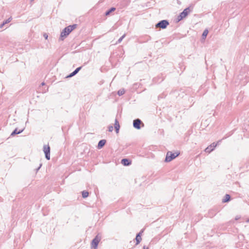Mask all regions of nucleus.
<instances>
[{
    "label": "nucleus",
    "mask_w": 249,
    "mask_h": 249,
    "mask_svg": "<svg viewBox=\"0 0 249 249\" xmlns=\"http://www.w3.org/2000/svg\"><path fill=\"white\" fill-rule=\"evenodd\" d=\"M101 237L98 235H96V236L93 239L91 242V247L94 249H96L97 246L100 241Z\"/></svg>",
    "instance_id": "3"
},
{
    "label": "nucleus",
    "mask_w": 249,
    "mask_h": 249,
    "mask_svg": "<svg viewBox=\"0 0 249 249\" xmlns=\"http://www.w3.org/2000/svg\"><path fill=\"white\" fill-rule=\"evenodd\" d=\"M113 130V127L112 126H110L108 127V131L109 132H112Z\"/></svg>",
    "instance_id": "19"
},
{
    "label": "nucleus",
    "mask_w": 249,
    "mask_h": 249,
    "mask_svg": "<svg viewBox=\"0 0 249 249\" xmlns=\"http://www.w3.org/2000/svg\"><path fill=\"white\" fill-rule=\"evenodd\" d=\"M230 196L229 195L227 194L225 195L224 198L222 200V202L224 203L228 202L230 200Z\"/></svg>",
    "instance_id": "12"
},
{
    "label": "nucleus",
    "mask_w": 249,
    "mask_h": 249,
    "mask_svg": "<svg viewBox=\"0 0 249 249\" xmlns=\"http://www.w3.org/2000/svg\"><path fill=\"white\" fill-rule=\"evenodd\" d=\"M115 10V8H111L109 11L110 12H112L113 11H114Z\"/></svg>",
    "instance_id": "20"
},
{
    "label": "nucleus",
    "mask_w": 249,
    "mask_h": 249,
    "mask_svg": "<svg viewBox=\"0 0 249 249\" xmlns=\"http://www.w3.org/2000/svg\"><path fill=\"white\" fill-rule=\"evenodd\" d=\"M125 93V90L124 89H120L118 91V94L120 96L123 95Z\"/></svg>",
    "instance_id": "16"
},
{
    "label": "nucleus",
    "mask_w": 249,
    "mask_h": 249,
    "mask_svg": "<svg viewBox=\"0 0 249 249\" xmlns=\"http://www.w3.org/2000/svg\"><path fill=\"white\" fill-rule=\"evenodd\" d=\"M141 240H142L141 236L140 235V233H139L137 235V236L136 237V245H138L140 243Z\"/></svg>",
    "instance_id": "11"
},
{
    "label": "nucleus",
    "mask_w": 249,
    "mask_h": 249,
    "mask_svg": "<svg viewBox=\"0 0 249 249\" xmlns=\"http://www.w3.org/2000/svg\"><path fill=\"white\" fill-rule=\"evenodd\" d=\"M81 68V67L77 68L73 72L71 73L68 77H72L75 74H76L79 71Z\"/></svg>",
    "instance_id": "13"
},
{
    "label": "nucleus",
    "mask_w": 249,
    "mask_h": 249,
    "mask_svg": "<svg viewBox=\"0 0 249 249\" xmlns=\"http://www.w3.org/2000/svg\"><path fill=\"white\" fill-rule=\"evenodd\" d=\"M111 12H109V11H107L106 13V16H108L109 15V14Z\"/></svg>",
    "instance_id": "21"
},
{
    "label": "nucleus",
    "mask_w": 249,
    "mask_h": 249,
    "mask_svg": "<svg viewBox=\"0 0 249 249\" xmlns=\"http://www.w3.org/2000/svg\"><path fill=\"white\" fill-rule=\"evenodd\" d=\"M190 10L189 8H186L184 10V11L181 12L179 16L178 19L181 20L182 18H185L188 13L190 12Z\"/></svg>",
    "instance_id": "6"
},
{
    "label": "nucleus",
    "mask_w": 249,
    "mask_h": 249,
    "mask_svg": "<svg viewBox=\"0 0 249 249\" xmlns=\"http://www.w3.org/2000/svg\"><path fill=\"white\" fill-rule=\"evenodd\" d=\"M121 163L124 166H128L131 164V161L127 159H123L121 160Z\"/></svg>",
    "instance_id": "8"
},
{
    "label": "nucleus",
    "mask_w": 249,
    "mask_h": 249,
    "mask_svg": "<svg viewBox=\"0 0 249 249\" xmlns=\"http://www.w3.org/2000/svg\"><path fill=\"white\" fill-rule=\"evenodd\" d=\"M89 196V193L87 191H84L82 192V196L83 198L87 197Z\"/></svg>",
    "instance_id": "15"
},
{
    "label": "nucleus",
    "mask_w": 249,
    "mask_h": 249,
    "mask_svg": "<svg viewBox=\"0 0 249 249\" xmlns=\"http://www.w3.org/2000/svg\"><path fill=\"white\" fill-rule=\"evenodd\" d=\"M180 153L179 151H177L175 153L172 152H168L166 154L165 161L166 162L171 161L172 160L176 158L179 155Z\"/></svg>",
    "instance_id": "2"
},
{
    "label": "nucleus",
    "mask_w": 249,
    "mask_h": 249,
    "mask_svg": "<svg viewBox=\"0 0 249 249\" xmlns=\"http://www.w3.org/2000/svg\"><path fill=\"white\" fill-rule=\"evenodd\" d=\"M43 151L45 154L46 158L49 160L50 159V147L49 144L45 145L43 146Z\"/></svg>",
    "instance_id": "4"
},
{
    "label": "nucleus",
    "mask_w": 249,
    "mask_h": 249,
    "mask_svg": "<svg viewBox=\"0 0 249 249\" xmlns=\"http://www.w3.org/2000/svg\"><path fill=\"white\" fill-rule=\"evenodd\" d=\"M44 37H45V38L46 39H47L48 38V35H47L46 34H45L44 35Z\"/></svg>",
    "instance_id": "22"
},
{
    "label": "nucleus",
    "mask_w": 249,
    "mask_h": 249,
    "mask_svg": "<svg viewBox=\"0 0 249 249\" xmlns=\"http://www.w3.org/2000/svg\"><path fill=\"white\" fill-rule=\"evenodd\" d=\"M106 142V140H101L98 144V148L100 149V148H102L105 145Z\"/></svg>",
    "instance_id": "10"
},
{
    "label": "nucleus",
    "mask_w": 249,
    "mask_h": 249,
    "mask_svg": "<svg viewBox=\"0 0 249 249\" xmlns=\"http://www.w3.org/2000/svg\"><path fill=\"white\" fill-rule=\"evenodd\" d=\"M114 127H115L116 133H118L119 132V130L120 129V124H119V122L118 121V120L117 119H116L115 121Z\"/></svg>",
    "instance_id": "9"
},
{
    "label": "nucleus",
    "mask_w": 249,
    "mask_h": 249,
    "mask_svg": "<svg viewBox=\"0 0 249 249\" xmlns=\"http://www.w3.org/2000/svg\"><path fill=\"white\" fill-rule=\"evenodd\" d=\"M142 122L140 119H136L133 121V126L135 128L139 129L141 128L140 124Z\"/></svg>",
    "instance_id": "7"
},
{
    "label": "nucleus",
    "mask_w": 249,
    "mask_h": 249,
    "mask_svg": "<svg viewBox=\"0 0 249 249\" xmlns=\"http://www.w3.org/2000/svg\"><path fill=\"white\" fill-rule=\"evenodd\" d=\"M11 20V18H9V19L8 20H7L5 22H3V23L2 24V25H1V27L4 24H6L8 22H9Z\"/></svg>",
    "instance_id": "18"
},
{
    "label": "nucleus",
    "mask_w": 249,
    "mask_h": 249,
    "mask_svg": "<svg viewBox=\"0 0 249 249\" xmlns=\"http://www.w3.org/2000/svg\"><path fill=\"white\" fill-rule=\"evenodd\" d=\"M77 25L74 24L72 25H70L66 27L61 32L60 37L62 40H63L64 38L66 37L70 33L76 28Z\"/></svg>",
    "instance_id": "1"
},
{
    "label": "nucleus",
    "mask_w": 249,
    "mask_h": 249,
    "mask_svg": "<svg viewBox=\"0 0 249 249\" xmlns=\"http://www.w3.org/2000/svg\"><path fill=\"white\" fill-rule=\"evenodd\" d=\"M169 24V23L166 20H162L161 21H160V22H159L158 23H157L156 25V28H162V29H165L167 26V25Z\"/></svg>",
    "instance_id": "5"
},
{
    "label": "nucleus",
    "mask_w": 249,
    "mask_h": 249,
    "mask_svg": "<svg viewBox=\"0 0 249 249\" xmlns=\"http://www.w3.org/2000/svg\"><path fill=\"white\" fill-rule=\"evenodd\" d=\"M22 130L21 131H18L17 129H15V130L12 133L11 135H14L15 134H18L21 132Z\"/></svg>",
    "instance_id": "17"
},
{
    "label": "nucleus",
    "mask_w": 249,
    "mask_h": 249,
    "mask_svg": "<svg viewBox=\"0 0 249 249\" xmlns=\"http://www.w3.org/2000/svg\"><path fill=\"white\" fill-rule=\"evenodd\" d=\"M209 148V147H207V148L206 149V150H206V151H207L208 150Z\"/></svg>",
    "instance_id": "23"
},
{
    "label": "nucleus",
    "mask_w": 249,
    "mask_h": 249,
    "mask_svg": "<svg viewBox=\"0 0 249 249\" xmlns=\"http://www.w3.org/2000/svg\"><path fill=\"white\" fill-rule=\"evenodd\" d=\"M208 34V30L207 29L205 30L202 34L203 38L205 39L206 37Z\"/></svg>",
    "instance_id": "14"
}]
</instances>
